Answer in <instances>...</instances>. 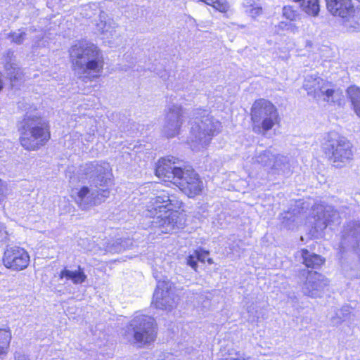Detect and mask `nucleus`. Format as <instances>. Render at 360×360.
Returning <instances> with one entry per match:
<instances>
[{
	"label": "nucleus",
	"instance_id": "2eb2a0df",
	"mask_svg": "<svg viewBox=\"0 0 360 360\" xmlns=\"http://www.w3.org/2000/svg\"><path fill=\"white\" fill-rule=\"evenodd\" d=\"M4 69L6 74V78L11 83L18 81L23 75L12 51H8L4 55Z\"/></svg>",
	"mask_w": 360,
	"mask_h": 360
},
{
	"label": "nucleus",
	"instance_id": "9d476101",
	"mask_svg": "<svg viewBox=\"0 0 360 360\" xmlns=\"http://www.w3.org/2000/svg\"><path fill=\"white\" fill-rule=\"evenodd\" d=\"M1 261L6 269L20 271L29 266L30 257L25 248L18 245H13L5 249Z\"/></svg>",
	"mask_w": 360,
	"mask_h": 360
},
{
	"label": "nucleus",
	"instance_id": "7c9ffc66",
	"mask_svg": "<svg viewBox=\"0 0 360 360\" xmlns=\"http://www.w3.org/2000/svg\"><path fill=\"white\" fill-rule=\"evenodd\" d=\"M356 1L360 4V0H356Z\"/></svg>",
	"mask_w": 360,
	"mask_h": 360
},
{
	"label": "nucleus",
	"instance_id": "1a4fd4ad",
	"mask_svg": "<svg viewBox=\"0 0 360 360\" xmlns=\"http://www.w3.org/2000/svg\"><path fill=\"white\" fill-rule=\"evenodd\" d=\"M172 158L162 157L155 163L154 174L166 186L174 185L184 174V167L175 166Z\"/></svg>",
	"mask_w": 360,
	"mask_h": 360
},
{
	"label": "nucleus",
	"instance_id": "a878e982",
	"mask_svg": "<svg viewBox=\"0 0 360 360\" xmlns=\"http://www.w3.org/2000/svg\"><path fill=\"white\" fill-rule=\"evenodd\" d=\"M25 37V32H22L20 33H11V37L12 39V41L15 44H21L22 43L24 38Z\"/></svg>",
	"mask_w": 360,
	"mask_h": 360
},
{
	"label": "nucleus",
	"instance_id": "dca6fc26",
	"mask_svg": "<svg viewBox=\"0 0 360 360\" xmlns=\"http://www.w3.org/2000/svg\"><path fill=\"white\" fill-rule=\"evenodd\" d=\"M342 240L350 243L354 249H360V221L346 224L342 233Z\"/></svg>",
	"mask_w": 360,
	"mask_h": 360
},
{
	"label": "nucleus",
	"instance_id": "4be33fe9",
	"mask_svg": "<svg viewBox=\"0 0 360 360\" xmlns=\"http://www.w3.org/2000/svg\"><path fill=\"white\" fill-rule=\"evenodd\" d=\"M299 3L302 9L309 15L317 16L320 11L319 0H292Z\"/></svg>",
	"mask_w": 360,
	"mask_h": 360
},
{
	"label": "nucleus",
	"instance_id": "c756f323",
	"mask_svg": "<svg viewBox=\"0 0 360 360\" xmlns=\"http://www.w3.org/2000/svg\"><path fill=\"white\" fill-rule=\"evenodd\" d=\"M110 195V191L108 189L102 190L101 191V195L105 198H108Z\"/></svg>",
	"mask_w": 360,
	"mask_h": 360
},
{
	"label": "nucleus",
	"instance_id": "c85d7f7f",
	"mask_svg": "<svg viewBox=\"0 0 360 360\" xmlns=\"http://www.w3.org/2000/svg\"><path fill=\"white\" fill-rule=\"evenodd\" d=\"M262 13V8L261 6L253 7L250 10V13L252 16L259 15Z\"/></svg>",
	"mask_w": 360,
	"mask_h": 360
},
{
	"label": "nucleus",
	"instance_id": "412c9836",
	"mask_svg": "<svg viewBox=\"0 0 360 360\" xmlns=\"http://www.w3.org/2000/svg\"><path fill=\"white\" fill-rule=\"evenodd\" d=\"M12 339L9 328H0V356H6L9 351Z\"/></svg>",
	"mask_w": 360,
	"mask_h": 360
},
{
	"label": "nucleus",
	"instance_id": "aec40b11",
	"mask_svg": "<svg viewBox=\"0 0 360 360\" xmlns=\"http://www.w3.org/2000/svg\"><path fill=\"white\" fill-rule=\"evenodd\" d=\"M347 94L352 110L360 117V87L351 85L347 88Z\"/></svg>",
	"mask_w": 360,
	"mask_h": 360
},
{
	"label": "nucleus",
	"instance_id": "4468645a",
	"mask_svg": "<svg viewBox=\"0 0 360 360\" xmlns=\"http://www.w3.org/2000/svg\"><path fill=\"white\" fill-rule=\"evenodd\" d=\"M169 288L165 282L161 283L156 287L153 297L152 304L156 309L163 310L170 309L172 308Z\"/></svg>",
	"mask_w": 360,
	"mask_h": 360
},
{
	"label": "nucleus",
	"instance_id": "393cba45",
	"mask_svg": "<svg viewBox=\"0 0 360 360\" xmlns=\"http://www.w3.org/2000/svg\"><path fill=\"white\" fill-rule=\"evenodd\" d=\"M278 32L286 31L290 33L298 32V27L291 22H281L277 25Z\"/></svg>",
	"mask_w": 360,
	"mask_h": 360
},
{
	"label": "nucleus",
	"instance_id": "7ed1b4c3",
	"mask_svg": "<svg viewBox=\"0 0 360 360\" xmlns=\"http://www.w3.org/2000/svg\"><path fill=\"white\" fill-rule=\"evenodd\" d=\"M72 70L83 74H93L90 80L99 77L104 69V58L101 50L94 44L78 41L69 49Z\"/></svg>",
	"mask_w": 360,
	"mask_h": 360
},
{
	"label": "nucleus",
	"instance_id": "f3484780",
	"mask_svg": "<svg viewBox=\"0 0 360 360\" xmlns=\"http://www.w3.org/2000/svg\"><path fill=\"white\" fill-rule=\"evenodd\" d=\"M198 262L202 264H214L213 259L210 257V251L200 247L193 251V255H190L186 258V264L195 272L198 271Z\"/></svg>",
	"mask_w": 360,
	"mask_h": 360
},
{
	"label": "nucleus",
	"instance_id": "5701e85b",
	"mask_svg": "<svg viewBox=\"0 0 360 360\" xmlns=\"http://www.w3.org/2000/svg\"><path fill=\"white\" fill-rule=\"evenodd\" d=\"M198 2L203 3L205 5L210 6L214 10L226 14L230 9V5L227 0H197Z\"/></svg>",
	"mask_w": 360,
	"mask_h": 360
},
{
	"label": "nucleus",
	"instance_id": "b1692460",
	"mask_svg": "<svg viewBox=\"0 0 360 360\" xmlns=\"http://www.w3.org/2000/svg\"><path fill=\"white\" fill-rule=\"evenodd\" d=\"M298 13L293 6L286 5L283 8V16L290 20L294 21L298 17Z\"/></svg>",
	"mask_w": 360,
	"mask_h": 360
},
{
	"label": "nucleus",
	"instance_id": "bb28decb",
	"mask_svg": "<svg viewBox=\"0 0 360 360\" xmlns=\"http://www.w3.org/2000/svg\"><path fill=\"white\" fill-rule=\"evenodd\" d=\"M220 360H250V356H247L245 354H240L239 352L236 353L235 357L224 358Z\"/></svg>",
	"mask_w": 360,
	"mask_h": 360
},
{
	"label": "nucleus",
	"instance_id": "6ab92c4d",
	"mask_svg": "<svg viewBox=\"0 0 360 360\" xmlns=\"http://www.w3.org/2000/svg\"><path fill=\"white\" fill-rule=\"evenodd\" d=\"M64 278L71 280L74 284H82L86 281L87 276L83 268L78 266L77 269L75 271H70L66 269L61 270L59 274V278L63 279Z\"/></svg>",
	"mask_w": 360,
	"mask_h": 360
},
{
	"label": "nucleus",
	"instance_id": "cd10ccee",
	"mask_svg": "<svg viewBox=\"0 0 360 360\" xmlns=\"http://www.w3.org/2000/svg\"><path fill=\"white\" fill-rule=\"evenodd\" d=\"M89 193V189L87 186H82L77 193V196L81 200L84 199Z\"/></svg>",
	"mask_w": 360,
	"mask_h": 360
},
{
	"label": "nucleus",
	"instance_id": "a211bd4d",
	"mask_svg": "<svg viewBox=\"0 0 360 360\" xmlns=\"http://www.w3.org/2000/svg\"><path fill=\"white\" fill-rule=\"evenodd\" d=\"M302 264L304 266L311 270H319L326 263V259L320 255L310 253L309 251L303 248L300 250Z\"/></svg>",
	"mask_w": 360,
	"mask_h": 360
},
{
	"label": "nucleus",
	"instance_id": "9b49d317",
	"mask_svg": "<svg viewBox=\"0 0 360 360\" xmlns=\"http://www.w3.org/2000/svg\"><path fill=\"white\" fill-rule=\"evenodd\" d=\"M205 110L198 109V116L196 117L198 121L195 122L191 127V132L199 139H211L219 132L217 125L219 126L221 123L215 121L212 115H205Z\"/></svg>",
	"mask_w": 360,
	"mask_h": 360
},
{
	"label": "nucleus",
	"instance_id": "423d86ee",
	"mask_svg": "<svg viewBox=\"0 0 360 360\" xmlns=\"http://www.w3.org/2000/svg\"><path fill=\"white\" fill-rule=\"evenodd\" d=\"M158 326L155 319L148 315L134 317L127 325L123 337L128 339L132 332L134 343L144 347L153 343L157 338Z\"/></svg>",
	"mask_w": 360,
	"mask_h": 360
},
{
	"label": "nucleus",
	"instance_id": "6e6552de",
	"mask_svg": "<svg viewBox=\"0 0 360 360\" xmlns=\"http://www.w3.org/2000/svg\"><path fill=\"white\" fill-rule=\"evenodd\" d=\"M184 174L177 179L174 186L188 198H195L203 194L205 184L200 174L192 166L184 167Z\"/></svg>",
	"mask_w": 360,
	"mask_h": 360
},
{
	"label": "nucleus",
	"instance_id": "0eeeda50",
	"mask_svg": "<svg viewBox=\"0 0 360 360\" xmlns=\"http://www.w3.org/2000/svg\"><path fill=\"white\" fill-rule=\"evenodd\" d=\"M326 158L337 167L353 158V145L344 136L336 131L328 133L322 148Z\"/></svg>",
	"mask_w": 360,
	"mask_h": 360
},
{
	"label": "nucleus",
	"instance_id": "f8f14e48",
	"mask_svg": "<svg viewBox=\"0 0 360 360\" xmlns=\"http://www.w3.org/2000/svg\"><path fill=\"white\" fill-rule=\"evenodd\" d=\"M325 3L328 12L345 22L354 19L359 12L353 0H325Z\"/></svg>",
	"mask_w": 360,
	"mask_h": 360
},
{
	"label": "nucleus",
	"instance_id": "f257e3e1",
	"mask_svg": "<svg viewBox=\"0 0 360 360\" xmlns=\"http://www.w3.org/2000/svg\"><path fill=\"white\" fill-rule=\"evenodd\" d=\"M184 207V203L179 196L162 191L150 198L146 210L150 217L156 219L157 226L165 229L162 233H167L186 221Z\"/></svg>",
	"mask_w": 360,
	"mask_h": 360
},
{
	"label": "nucleus",
	"instance_id": "20e7f679",
	"mask_svg": "<svg viewBox=\"0 0 360 360\" xmlns=\"http://www.w3.org/2000/svg\"><path fill=\"white\" fill-rule=\"evenodd\" d=\"M250 115L252 129L257 134H265L281 125V119L277 107L265 98H258L254 101Z\"/></svg>",
	"mask_w": 360,
	"mask_h": 360
},
{
	"label": "nucleus",
	"instance_id": "ddd939ff",
	"mask_svg": "<svg viewBox=\"0 0 360 360\" xmlns=\"http://www.w3.org/2000/svg\"><path fill=\"white\" fill-rule=\"evenodd\" d=\"M329 280L317 271H308L304 282L305 294L310 297L319 296L329 285Z\"/></svg>",
	"mask_w": 360,
	"mask_h": 360
},
{
	"label": "nucleus",
	"instance_id": "f03ea898",
	"mask_svg": "<svg viewBox=\"0 0 360 360\" xmlns=\"http://www.w3.org/2000/svg\"><path fill=\"white\" fill-rule=\"evenodd\" d=\"M18 131L19 144L28 152L45 147L51 139L49 121L41 115L26 113L18 122Z\"/></svg>",
	"mask_w": 360,
	"mask_h": 360
},
{
	"label": "nucleus",
	"instance_id": "39448f33",
	"mask_svg": "<svg viewBox=\"0 0 360 360\" xmlns=\"http://www.w3.org/2000/svg\"><path fill=\"white\" fill-rule=\"evenodd\" d=\"M302 88L314 99L328 104L339 103L343 97L342 91L335 83L317 75L305 77Z\"/></svg>",
	"mask_w": 360,
	"mask_h": 360
}]
</instances>
